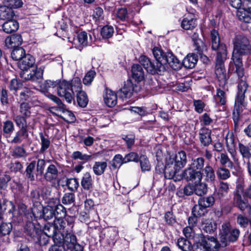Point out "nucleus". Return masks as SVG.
<instances>
[{
  "mask_svg": "<svg viewBox=\"0 0 251 251\" xmlns=\"http://www.w3.org/2000/svg\"><path fill=\"white\" fill-rule=\"evenodd\" d=\"M187 162L186 152L181 151L175 155L170 156L166 158L165 167H156V173H163L165 178H172L186 164Z\"/></svg>",
  "mask_w": 251,
  "mask_h": 251,
  "instance_id": "nucleus-1",
  "label": "nucleus"
},
{
  "mask_svg": "<svg viewBox=\"0 0 251 251\" xmlns=\"http://www.w3.org/2000/svg\"><path fill=\"white\" fill-rule=\"evenodd\" d=\"M232 58L241 59L242 56L251 53V46L245 37L237 36L234 40Z\"/></svg>",
  "mask_w": 251,
  "mask_h": 251,
  "instance_id": "nucleus-2",
  "label": "nucleus"
},
{
  "mask_svg": "<svg viewBox=\"0 0 251 251\" xmlns=\"http://www.w3.org/2000/svg\"><path fill=\"white\" fill-rule=\"evenodd\" d=\"M240 231L232 227L228 222L224 223L220 229V241L223 246H226L228 243L235 242L238 239Z\"/></svg>",
  "mask_w": 251,
  "mask_h": 251,
  "instance_id": "nucleus-3",
  "label": "nucleus"
},
{
  "mask_svg": "<svg viewBox=\"0 0 251 251\" xmlns=\"http://www.w3.org/2000/svg\"><path fill=\"white\" fill-rule=\"evenodd\" d=\"M248 87L249 85L246 80L241 79L238 85V91L235 97L233 113H235L236 111L238 114L240 111H242L243 107H245L246 106L245 95Z\"/></svg>",
  "mask_w": 251,
  "mask_h": 251,
  "instance_id": "nucleus-4",
  "label": "nucleus"
},
{
  "mask_svg": "<svg viewBox=\"0 0 251 251\" xmlns=\"http://www.w3.org/2000/svg\"><path fill=\"white\" fill-rule=\"evenodd\" d=\"M227 55L216 56L215 73L219 81V85L224 87L229 78L226 73L224 62Z\"/></svg>",
  "mask_w": 251,
  "mask_h": 251,
  "instance_id": "nucleus-5",
  "label": "nucleus"
},
{
  "mask_svg": "<svg viewBox=\"0 0 251 251\" xmlns=\"http://www.w3.org/2000/svg\"><path fill=\"white\" fill-rule=\"evenodd\" d=\"M61 242L65 251H83V247L77 243L76 236L73 233L67 232L62 234Z\"/></svg>",
  "mask_w": 251,
  "mask_h": 251,
  "instance_id": "nucleus-6",
  "label": "nucleus"
},
{
  "mask_svg": "<svg viewBox=\"0 0 251 251\" xmlns=\"http://www.w3.org/2000/svg\"><path fill=\"white\" fill-rule=\"evenodd\" d=\"M219 247L216 238L207 235L197 243L194 251H216Z\"/></svg>",
  "mask_w": 251,
  "mask_h": 251,
  "instance_id": "nucleus-7",
  "label": "nucleus"
},
{
  "mask_svg": "<svg viewBox=\"0 0 251 251\" xmlns=\"http://www.w3.org/2000/svg\"><path fill=\"white\" fill-rule=\"evenodd\" d=\"M25 218L27 219L25 230L27 235L31 238H37L41 232V230L39 226H36L32 222L33 219H35L34 214L31 209H28L25 213Z\"/></svg>",
  "mask_w": 251,
  "mask_h": 251,
  "instance_id": "nucleus-8",
  "label": "nucleus"
},
{
  "mask_svg": "<svg viewBox=\"0 0 251 251\" xmlns=\"http://www.w3.org/2000/svg\"><path fill=\"white\" fill-rule=\"evenodd\" d=\"M211 48L213 50L217 51L216 56L227 55V50L226 45L221 42L219 32L215 29H212L210 32Z\"/></svg>",
  "mask_w": 251,
  "mask_h": 251,
  "instance_id": "nucleus-9",
  "label": "nucleus"
},
{
  "mask_svg": "<svg viewBox=\"0 0 251 251\" xmlns=\"http://www.w3.org/2000/svg\"><path fill=\"white\" fill-rule=\"evenodd\" d=\"M71 88L69 81L65 80L59 81L58 86H57L58 95L60 97L64 98L69 103H71L75 101L74 94Z\"/></svg>",
  "mask_w": 251,
  "mask_h": 251,
  "instance_id": "nucleus-10",
  "label": "nucleus"
},
{
  "mask_svg": "<svg viewBox=\"0 0 251 251\" xmlns=\"http://www.w3.org/2000/svg\"><path fill=\"white\" fill-rule=\"evenodd\" d=\"M140 90V85L128 79L125 82L124 86L117 91V95L121 99L130 98L134 93H137Z\"/></svg>",
  "mask_w": 251,
  "mask_h": 251,
  "instance_id": "nucleus-11",
  "label": "nucleus"
},
{
  "mask_svg": "<svg viewBox=\"0 0 251 251\" xmlns=\"http://www.w3.org/2000/svg\"><path fill=\"white\" fill-rule=\"evenodd\" d=\"M233 202L236 207L240 211L247 210L248 214L251 215V206L249 204L248 201L242 198L239 190H236L233 197Z\"/></svg>",
  "mask_w": 251,
  "mask_h": 251,
  "instance_id": "nucleus-12",
  "label": "nucleus"
},
{
  "mask_svg": "<svg viewBox=\"0 0 251 251\" xmlns=\"http://www.w3.org/2000/svg\"><path fill=\"white\" fill-rule=\"evenodd\" d=\"M44 67L36 68L29 73L23 72L20 73L21 77L26 81L38 82L43 78Z\"/></svg>",
  "mask_w": 251,
  "mask_h": 251,
  "instance_id": "nucleus-13",
  "label": "nucleus"
},
{
  "mask_svg": "<svg viewBox=\"0 0 251 251\" xmlns=\"http://www.w3.org/2000/svg\"><path fill=\"white\" fill-rule=\"evenodd\" d=\"M182 177L187 181L200 182L202 179L201 171H196L189 166L183 172Z\"/></svg>",
  "mask_w": 251,
  "mask_h": 251,
  "instance_id": "nucleus-14",
  "label": "nucleus"
},
{
  "mask_svg": "<svg viewBox=\"0 0 251 251\" xmlns=\"http://www.w3.org/2000/svg\"><path fill=\"white\" fill-rule=\"evenodd\" d=\"M43 231L47 236L52 238L55 244L61 242V238L57 233L56 226L54 224L47 223L44 226Z\"/></svg>",
  "mask_w": 251,
  "mask_h": 251,
  "instance_id": "nucleus-15",
  "label": "nucleus"
},
{
  "mask_svg": "<svg viewBox=\"0 0 251 251\" xmlns=\"http://www.w3.org/2000/svg\"><path fill=\"white\" fill-rule=\"evenodd\" d=\"M229 187L230 184L227 182L220 181L214 192L215 198L221 200L227 196L229 191Z\"/></svg>",
  "mask_w": 251,
  "mask_h": 251,
  "instance_id": "nucleus-16",
  "label": "nucleus"
},
{
  "mask_svg": "<svg viewBox=\"0 0 251 251\" xmlns=\"http://www.w3.org/2000/svg\"><path fill=\"white\" fill-rule=\"evenodd\" d=\"M211 130L206 127L201 128L200 130L199 139L203 146L207 147L211 143Z\"/></svg>",
  "mask_w": 251,
  "mask_h": 251,
  "instance_id": "nucleus-17",
  "label": "nucleus"
},
{
  "mask_svg": "<svg viewBox=\"0 0 251 251\" xmlns=\"http://www.w3.org/2000/svg\"><path fill=\"white\" fill-rule=\"evenodd\" d=\"M227 151L230 154L233 159L235 160L236 152L235 149L234 136L232 133H228L225 138Z\"/></svg>",
  "mask_w": 251,
  "mask_h": 251,
  "instance_id": "nucleus-18",
  "label": "nucleus"
},
{
  "mask_svg": "<svg viewBox=\"0 0 251 251\" xmlns=\"http://www.w3.org/2000/svg\"><path fill=\"white\" fill-rule=\"evenodd\" d=\"M152 53L157 61L155 63L161 65L162 71H163L164 69L163 65L166 64V59L167 52L165 53L161 49L155 47L152 49Z\"/></svg>",
  "mask_w": 251,
  "mask_h": 251,
  "instance_id": "nucleus-19",
  "label": "nucleus"
},
{
  "mask_svg": "<svg viewBox=\"0 0 251 251\" xmlns=\"http://www.w3.org/2000/svg\"><path fill=\"white\" fill-rule=\"evenodd\" d=\"M196 25V20L194 18V16L189 14L184 16L181 23V27L185 30H192Z\"/></svg>",
  "mask_w": 251,
  "mask_h": 251,
  "instance_id": "nucleus-20",
  "label": "nucleus"
},
{
  "mask_svg": "<svg viewBox=\"0 0 251 251\" xmlns=\"http://www.w3.org/2000/svg\"><path fill=\"white\" fill-rule=\"evenodd\" d=\"M117 93L115 94L110 89H106L105 90L103 99L105 104L109 107H113L117 101Z\"/></svg>",
  "mask_w": 251,
  "mask_h": 251,
  "instance_id": "nucleus-21",
  "label": "nucleus"
},
{
  "mask_svg": "<svg viewBox=\"0 0 251 251\" xmlns=\"http://www.w3.org/2000/svg\"><path fill=\"white\" fill-rule=\"evenodd\" d=\"M35 64V59L30 54H26L24 57L19 61V67L24 71H26L30 68L33 67Z\"/></svg>",
  "mask_w": 251,
  "mask_h": 251,
  "instance_id": "nucleus-22",
  "label": "nucleus"
},
{
  "mask_svg": "<svg viewBox=\"0 0 251 251\" xmlns=\"http://www.w3.org/2000/svg\"><path fill=\"white\" fill-rule=\"evenodd\" d=\"M59 174L57 167L55 165L51 164L47 168L44 178L48 181H51L58 178Z\"/></svg>",
  "mask_w": 251,
  "mask_h": 251,
  "instance_id": "nucleus-23",
  "label": "nucleus"
},
{
  "mask_svg": "<svg viewBox=\"0 0 251 251\" xmlns=\"http://www.w3.org/2000/svg\"><path fill=\"white\" fill-rule=\"evenodd\" d=\"M19 27L18 22L15 20L9 19L6 20L2 25L3 31L7 33L10 34L16 31Z\"/></svg>",
  "mask_w": 251,
  "mask_h": 251,
  "instance_id": "nucleus-24",
  "label": "nucleus"
},
{
  "mask_svg": "<svg viewBox=\"0 0 251 251\" xmlns=\"http://www.w3.org/2000/svg\"><path fill=\"white\" fill-rule=\"evenodd\" d=\"M14 8L5 4L0 6V19L8 20L12 19L15 15Z\"/></svg>",
  "mask_w": 251,
  "mask_h": 251,
  "instance_id": "nucleus-25",
  "label": "nucleus"
},
{
  "mask_svg": "<svg viewBox=\"0 0 251 251\" xmlns=\"http://www.w3.org/2000/svg\"><path fill=\"white\" fill-rule=\"evenodd\" d=\"M132 77L137 82H141L144 79L145 74L141 65L133 64L131 69Z\"/></svg>",
  "mask_w": 251,
  "mask_h": 251,
  "instance_id": "nucleus-26",
  "label": "nucleus"
},
{
  "mask_svg": "<svg viewBox=\"0 0 251 251\" xmlns=\"http://www.w3.org/2000/svg\"><path fill=\"white\" fill-rule=\"evenodd\" d=\"M166 64H168L174 70H177L181 68L182 63L171 52H167Z\"/></svg>",
  "mask_w": 251,
  "mask_h": 251,
  "instance_id": "nucleus-27",
  "label": "nucleus"
},
{
  "mask_svg": "<svg viewBox=\"0 0 251 251\" xmlns=\"http://www.w3.org/2000/svg\"><path fill=\"white\" fill-rule=\"evenodd\" d=\"M202 177L208 182H213L216 179V176L213 168L209 165H207L201 172Z\"/></svg>",
  "mask_w": 251,
  "mask_h": 251,
  "instance_id": "nucleus-28",
  "label": "nucleus"
},
{
  "mask_svg": "<svg viewBox=\"0 0 251 251\" xmlns=\"http://www.w3.org/2000/svg\"><path fill=\"white\" fill-rule=\"evenodd\" d=\"M96 155L83 154L81 151H75L73 152L72 157L74 160L79 159L81 161L82 163L84 164L87 162H89L95 159Z\"/></svg>",
  "mask_w": 251,
  "mask_h": 251,
  "instance_id": "nucleus-29",
  "label": "nucleus"
},
{
  "mask_svg": "<svg viewBox=\"0 0 251 251\" xmlns=\"http://www.w3.org/2000/svg\"><path fill=\"white\" fill-rule=\"evenodd\" d=\"M198 60L197 55L194 53L188 54L183 60L182 64L188 69H192L195 67Z\"/></svg>",
  "mask_w": 251,
  "mask_h": 251,
  "instance_id": "nucleus-30",
  "label": "nucleus"
},
{
  "mask_svg": "<svg viewBox=\"0 0 251 251\" xmlns=\"http://www.w3.org/2000/svg\"><path fill=\"white\" fill-rule=\"evenodd\" d=\"M28 132L27 128H20L17 131L12 142L14 143H21L24 140L28 138Z\"/></svg>",
  "mask_w": 251,
  "mask_h": 251,
  "instance_id": "nucleus-31",
  "label": "nucleus"
},
{
  "mask_svg": "<svg viewBox=\"0 0 251 251\" xmlns=\"http://www.w3.org/2000/svg\"><path fill=\"white\" fill-rule=\"evenodd\" d=\"M144 68L147 70L148 72L151 74H161L162 71V67L161 65L156 64V63L151 62V60L149 61V63H147L146 65L144 67Z\"/></svg>",
  "mask_w": 251,
  "mask_h": 251,
  "instance_id": "nucleus-32",
  "label": "nucleus"
},
{
  "mask_svg": "<svg viewBox=\"0 0 251 251\" xmlns=\"http://www.w3.org/2000/svg\"><path fill=\"white\" fill-rule=\"evenodd\" d=\"M33 94V92L29 88L25 87L20 92L19 94L17 95L18 96V100L20 102H25V101H28L30 99Z\"/></svg>",
  "mask_w": 251,
  "mask_h": 251,
  "instance_id": "nucleus-33",
  "label": "nucleus"
},
{
  "mask_svg": "<svg viewBox=\"0 0 251 251\" xmlns=\"http://www.w3.org/2000/svg\"><path fill=\"white\" fill-rule=\"evenodd\" d=\"M81 185L82 188L86 190H88L92 188L93 180L89 173L87 172L83 175L81 181Z\"/></svg>",
  "mask_w": 251,
  "mask_h": 251,
  "instance_id": "nucleus-34",
  "label": "nucleus"
},
{
  "mask_svg": "<svg viewBox=\"0 0 251 251\" xmlns=\"http://www.w3.org/2000/svg\"><path fill=\"white\" fill-rule=\"evenodd\" d=\"M216 174L218 178L221 181L227 180L231 176L229 170L224 166H220L217 169Z\"/></svg>",
  "mask_w": 251,
  "mask_h": 251,
  "instance_id": "nucleus-35",
  "label": "nucleus"
},
{
  "mask_svg": "<svg viewBox=\"0 0 251 251\" xmlns=\"http://www.w3.org/2000/svg\"><path fill=\"white\" fill-rule=\"evenodd\" d=\"M13 229V226L9 222H2L0 224V237L9 235Z\"/></svg>",
  "mask_w": 251,
  "mask_h": 251,
  "instance_id": "nucleus-36",
  "label": "nucleus"
},
{
  "mask_svg": "<svg viewBox=\"0 0 251 251\" xmlns=\"http://www.w3.org/2000/svg\"><path fill=\"white\" fill-rule=\"evenodd\" d=\"M107 166L106 162L97 161L93 167V171L96 175L100 176L104 173Z\"/></svg>",
  "mask_w": 251,
  "mask_h": 251,
  "instance_id": "nucleus-37",
  "label": "nucleus"
},
{
  "mask_svg": "<svg viewBox=\"0 0 251 251\" xmlns=\"http://www.w3.org/2000/svg\"><path fill=\"white\" fill-rule=\"evenodd\" d=\"M192 39L194 42L195 50L197 51V53L200 55L202 53L203 50V42L202 41L199 39L198 33L195 32L192 36Z\"/></svg>",
  "mask_w": 251,
  "mask_h": 251,
  "instance_id": "nucleus-38",
  "label": "nucleus"
},
{
  "mask_svg": "<svg viewBox=\"0 0 251 251\" xmlns=\"http://www.w3.org/2000/svg\"><path fill=\"white\" fill-rule=\"evenodd\" d=\"M177 246L182 251H190L193 249L191 242L184 238L178 239Z\"/></svg>",
  "mask_w": 251,
  "mask_h": 251,
  "instance_id": "nucleus-39",
  "label": "nucleus"
},
{
  "mask_svg": "<svg viewBox=\"0 0 251 251\" xmlns=\"http://www.w3.org/2000/svg\"><path fill=\"white\" fill-rule=\"evenodd\" d=\"M76 100L80 107H85L88 102V98L86 93L83 91H79L76 93Z\"/></svg>",
  "mask_w": 251,
  "mask_h": 251,
  "instance_id": "nucleus-40",
  "label": "nucleus"
},
{
  "mask_svg": "<svg viewBox=\"0 0 251 251\" xmlns=\"http://www.w3.org/2000/svg\"><path fill=\"white\" fill-rule=\"evenodd\" d=\"M75 44H79L83 47L88 45V34L85 31L77 33L76 38L74 39Z\"/></svg>",
  "mask_w": 251,
  "mask_h": 251,
  "instance_id": "nucleus-41",
  "label": "nucleus"
},
{
  "mask_svg": "<svg viewBox=\"0 0 251 251\" xmlns=\"http://www.w3.org/2000/svg\"><path fill=\"white\" fill-rule=\"evenodd\" d=\"M249 13L245 8H240L237 11V16L240 21L250 23H251V16Z\"/></svg>",
  "mask_w": 251,
  "mask_h": 251,
  "instance_id": "nucleus-42",
  "label": "nucleus"
},
{
  "mask_svg": "<svg viewBox=\"0 0 251 251\" xmlns=\"http://www.w3.org/2000/svg\"><path fill=\"white\" fill-rule=\"evenodd\" d=\"M239 151L241 154L243 159L250 160L251 158V152L248 146L244 145L242 143L238 144Z\"/></svg>",
  "mask_w": 251,
  "mask_h": 251,
  "instance_id": "nucleus-43",
  "label": "nucleus"
},
{
  "mask_svg": "<svg viewBox=\"0 0 251 251\" xmlns=\"http://www.w3.org/2000/svg\"><path fill=\"white\" fill-rule=\"evenodd\" d=\"M53 206L48 205L42 209V217L45 220H49L54 217Z\"/></svg>",
  "mask_w": 251,
  "mask_h": 251,
  "instance_id": "nucleus-44",
  "label": "nucleus"
},
{
  "mask_svg": "<svg viewBox=\"0 0 251 251\" xmlns=\"http://www.w3.org/2000/svg\"><path fill=\"white\" fill-rule=\"evenodd\" d=\"M53 211L55 213V219H63L66 216L65 208L61 204L53 206Z\"/></svg>",
  "mask_w": 251,
  "mask_h": 251,
  "instance_id": "nucleus-45",
  "label": "nucleus"
},
{
  "mask_svg": "<svg viewBox=\"0 0 251 251\" xmlns=\"http://www.w3.org/2000/svg\"><path fill=\"white\" fill-rule=\"evenodd\" d=\"M11 57L14 60H21L25 54V50L22 47H15L11 52Z\"/></svg>",
  "mask_w": 251,
  "mask_h": 251,
  "instance_id": "nucleus-46",
  "label": "nucleus"
},
{
  "mask_svg": "<svg viewBox=\"0 0 251 251\" xmlns=\"http://www.w3.org/2000/svg\"><path fill=\"white\" fill-rule=\"evenodd\" d=\"M215 100L218 103L222 105H225L226 102V92L220 89H217L216 95L215 96Z\"/></svg>",
  "mask_w": 251,
  "mask_h": 251,
  "instance_id": "nucleus-47",
  "label": "nucleus"
},
{
  "mask_svg": "<svg viewBox=\"0 0 251 251\" xmlns=\"http://www.w3.org/2000/svg\"><path fill=\"white\" fill-rule=\"evenodd\" d=\"M204 159L203 157H198L193 159L190 166L196 171H201L204 168Z\"/></svg>",
  "mask_w": 251,
  "mask_h": 251,
  "instance_id": "nucleus-48",
  "label": "nucleus"
},
{
  "mask_svg": "<svg viewBox=\"0 0 251 251\" xmlns=\"http://www.w3.org/2000/svg\"><path fill=\"white\" fill-rule=\"evenodd\" d=\"M194 192V188L193 186L191 185H187L183 188L180 189L176 192L177 195L180 197L182 198L185 196H190Z\"/></svg>",
  "mask_w": 251,
  "mask_h": 251,
  "instance_id": "nucleus-49",
  "label": "nucleus"
},
{
  "mask_svg": "<svg viewBox=\"0 0 251 251\" xmlns=\"http://www.w3.org/2000/svg\"><path fill=\"white\" fill-rule=\"evenodd\" d=\"M14 208L13 203L6 199L0 200V210L2 213L5 210H9V212H12Z\"/></svg>",
  "mask_w": 251,
  "mask_h": 251,
  "instance_id": "nucleus-50",
  "label": "nucleus"
},
{
  "mask_svg": "<svg viewBox=\"0 0 251 251\" xmlns=\"http://www.w3.org/2000/svg\"><path fill=\"white\" fill-rule=\"evenodd\" d=\"M236 67V73L239 78H242L244 75V69L243 67L242 60L241 59L232 58Z\"/></svg>",
  "mask_w": 251,
  "mask_h": 251,
  "instance_id": "nucleus-51",
  "label": "nucleus"
},
{
  "mask_svg": "<svg viewBox=\"0 0 251 251\" xmlns=\"http://www.w3.org/2000/svg\"><path fill=\"white\" fill-rule=\"evenodd\" d=\"M195 184L194 188L195 193L199 196H201L206 193L207 190V185L201 181Z\"/></svg>",
  "mask_w": 251,
  "mask_h": 251,
  "instance_id": "nucleus-52",
  "label": "nucleus"
},
{
  "mask_svg": "<svg viewBox=\"0 0 251 251\" xmlns=\"http://www.w3.org/2000/svg\"><path fill=\"white\" fill-rule=\"evenodd\" d=\"M47 97L57 104V106L51 107V110L58 111L59 109H64L65 104L58 97L51 94H48Z\"/></svg>",
  "mask_w": 251,
  "mask_h": 251,
  "instance_id": "nucleus-53",
  "label": "nucleus"
},
{
  "mask_svg": "<svg viewBox=\"0 0 251 251\" xmlns=\"http://www.w3.org/2000/svg\"><path fill=\"white\" fill-rule=\"evenodd\" d=\"M214 198L212 196H209L200 198L198 201V203L207 209L208 207L211 206L214 204Z\"/></svg>",
  "mask_w": 251,
  "mask_h": 251,
  "instance_id": "nucleus-54",
  "label": "nucleus"
},
{
  "mask_svg": "<svg viewBox=\"0 0 251 251\" xmlns=\"http://www.w3.org/2000/svg\"><path fill=\"white\" fill-rule=\"evenodd\" d=\"M39 136L41 139L40 144L41 145L40 153H43L50 147V141L48 137H45L42 132L39 133Z\"/></svg>",
  "mask_w": 251,
  "mask_h": 251,
  "instance_id": "nucleus-55",
  "label": "nucleus"
},
{
  "mask_svg": "<svg viewBox=\"0 0 251 251\" xmlns=\"http://www.w3.org/2000/svg\"><path fill=\"white\" fill-rule=\"evenodd\" d=\"M114 32V28L111 25L104 26L100 31V34L103 38L108 39L111 38Z\"/></svg>",
  "mask_w": 251,
  "mask_h": 251,
  "instance_id": "nucleus-56",
  "label": "nucleus"
},
{
  "mask_svg": "<svg viewBox=\"0 0 251 251\" xmlns=\"http://www.w3.org/2000/svg\"><path fill=\"white\" fill-rule=\"evenodd\" d=\"M139 160L140 161L142 172L149 171L151 170V166L150 163L146 155H141Z\"/></svg>",
  "mask_w": 251,
  "mask_h": 251,
  "instance_id": "nucleus-57",
  "label": "nucleus"
},
{
  "mask_svg": "<svg viewBox=\"0 0 251 251\" xmlns=\"http://www.w3.org/2000/svg\"><path fill=\"white\" fill-rule=\"evenodd\" d=\"M207 212V209L201 206V204L199 203L195 205L192 209L193 215L197 216L198 217L204 216Z\"/></svg>",
  "mask_w": 251,
  "mask_h": 251,
  "instance_id": "nucleus-58",
  "label": "nucleus"
},
{
  "mask_svg": "<svg viewBox=\"0 0 251 251\" xmlns=\"http://www.w3.org/2000/svg\"><path fill=\"white\" fill-rule=\"evenodd\" d=\"M10 44L13 47H19L23 42V39L20 34L12 35L9 39Z\"/></svg>",
  "mask_w": 251,
  "mask_h": 251,
  "instance_id": "nucleus-59",
  "label": "nucleus"
},
{
  "mask_svg": "<svg viewBox=\"0 0 251 251\" xmlns=\"http://www.w3.org/2000/svg\"><path fill=\"white\" fill-rule=\"evenodd\" d=\"M36 166V161H33L29 164L27 166L25 172L26 176L30 181H34L35 180V177L33 174V171L35 169Z\"/></svg>",
  "mask_w": 251,
  "mask_h": 251,
  "instance_id": "nucleus-60",
  "label": "nucleus"
},
{
  "mask_svg": "<svg viewBox=\"0 0 251 251\" xmlns=\"http://www.w3.org/2000/svg\"><path fill=\"white\" fill-rule=\"evenodd\" d=\"M220 162L223 166L227 165V167L230 169H232L234 166L233 162L230 159L227 155L225 153H221Z\"/></svg>",
  "mask_w": 251,
  "mask_h": 251,
  "instance_id": "nucleus-61",
  "label": "nucleus"
},
{
  "mask_svg": "<svg viewBox=\"0 0 251 251\" xmlns=\"http://www.w3.org/2000/svg\"><path fill=\"white\" fill-rule=\"evenodd\" d=\"M124 163H126L125 162L124 157L119 154L116 155L111 162V166L114 169L119 168Z\"/></svg>",
  "mask_w": 251,
  "mask_h": 251,
  "instance_id": "nucleus-62",
  "label": "nucleus"
},
{
  "mask_svg": "<svg viewBox=\"0 0 251 251\" xmlns=\"http://www.w3.org/2000/svg\"><path fill=\"white\" fill-rule=\"evenodd\" d=\"M217 228L216 224L211 221H207L203 224V230L206 233H212Z\"/></svg>",
  "mask_w": 251,
  "mask_h": 251,
  "instance_id": "nucleus-63",
  "label": "nucleus"
},
{
  "mask_svg": "<svg viewBox=\"0 0 251 251\" xmlns=\"http://www.w3.org/2000/svg\"><path fill=\"white\" fill-rule=\"evenodd\" d=\"M75 201V195L73 192L66 193L62 199V202L65 205L71 204Z\"/></svg>",
  "mask_w": 251,
  "mask_h": 251,
  "instance_id": "nucleus-64",
  "label": "nucleus"
}]
</instances>
